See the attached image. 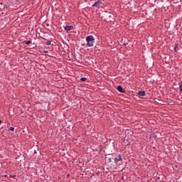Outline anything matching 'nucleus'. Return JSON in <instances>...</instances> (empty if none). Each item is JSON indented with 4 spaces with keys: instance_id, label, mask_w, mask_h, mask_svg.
I'll list each match as a JSON object with an SVG mask.
<instances>
[{
    "instance_id": "nucleus-1",
    "label": "nucleus",
    "mask_w": 182,
    "mask_h": 182,
    "mask_svg": "<svg viewBox=\"0 0 182 182\" xmlns=\"http://www.w3.org/2000/svg\"><path fill=\"white\" fill-rule=\"evenodd\" d=\"M85 41L87 42L86 47L92 48L95 43V37L93 36H88L85 38Z\"/></svg>"
},
{
    "instance_id": "nucleus-2",
    "label": "nucleus",
    "mask_w": 182,
    "mask_h": 182,
    "mask_svg": "<svg viewBox=\"0 0 182 182\" xmlns=\"http://www.w3.org/2000/svg\"><path fill=\"white\" fill-rule=\"evenodd\" d=\"M106 0H97L92 4V8H100L102 5H105Z\"/></svg>"
},
{
    "instance_id": "nucleus-3",
    "label": "nucleus",
    "mask_w": 182,
    "mask_h": 182,
    "mask_svg": "<svg viewBox=\"0 0 182 182\" xmlns=\"http://www.w3.org/2000/svg\"><path fill=\"white\" fill-rule=\"evenodd\" d=\"M112 160H114L115 164H117V163H119V161H122L123 159H122L121 154H119L118 156H117L116 155H113Z\"/></svg>"
},
{
    "instance_id": "nucleus-4",
    "label": "nucleus",
    "mask_w": 182,
    "mask_h": 182,
    "mask_svg": "<svg viewBox=\"0 0 182 182\" xmlns=\"http://www.w3.org/2000/svg\"><path fill=\"white\" fill-rule=\"evenodd\" d=\"M118 92H119V93H126V90L124 89H123V87L122 86H117V87Z\"/></svg>"
},
{
    "instance_id": "nucleus-5",
    "label": "nucleus",
    "mask_w": 182,
    "mask_h": 182,
    "mask_svg": "<svg viewBox=\"0 0 182 182\" xmlns=\"http://www.w3.org/2000/svg\"><path fill=\"white\" fill-rule=\"evenodd\" d=\"M73 29V26H66L65 27V31H67V32H69V31H72Z\"/></svg>"
},
{
    "instance_id": "nucleus-6",
    "label": "nucleus",
    "mask_w": 182,
    "mask_h": 182,
    "mask_svg": "<svg viewBox=\"0 0 182 182\" xmlns=\"http://www.w3.org/2000/svg\"><path fill=\"white\" fill-rule=\"evenodd\" d=\"M137 95L139 96H141V97L146 96V92H144V91H139Z\"/></svg>"
},
{
    "instance_id": "nucleus-7",
    "label": "nucleus",
    "mask_w": 182,
    "mask_h": 182,
    "mask_svg": "<svg viewBox=\"0 0 182 182\" xmlns=\"http://www.w3.org/2000/svg\"><path fill=\"white\" fill-rule=\"evenodd\" d=\"M113 159V154H111V156L108 158L109 163H112Z\"/></svg>"
},
{
    "instance_id": "nucleus-8",
    "label": "nucleus",
    "mask_w": 182,
    "mask_h": 182,
    "mask_svg": "<svg viewBox=\"0 0 182 182\" xmlns=\"http://www.w3.org/2000/svg\"><path fill=\"white\" fill-rule=\"evenodd\" d=\"M178 50V44H175L174 52H177Z\"/></svg>"
},
{
    "instance_id": "nucleus-9",
    "label": "nucleus",
    "mask_w": 182,
    "mask_h": 182,
    "mask_svg": "<svg viewBox=\"0 0 182 182\" xmlns=\"http://www.w3.org/2000/svg\"><path fill=\"white\" fill-rule=\"evenodd\" d=\"M23 43H26V45H31V43H32V41H25L23 42Z\"/></svg>"
},
{
    "instance_id": "nucleus-10",
    "label": "nucleus",
    "mask_w": 182,
    "mask_h": 182,
    "mask_svg": "<svg viewBox=\"0 0 182 182\" xmlns=\"http://www.w3.org/2000/svg\"><path fill=\"white\" fill-rule=\"evenodd\" d=\"M86 80H87V78H86V77H81L80 78L81 82H86Z\"/></svg>"
},
{
    "instance_id": "nucleus-11",
    "label": "nucleus",
    "mask_w": 182,
    "mask_h": 182,
    "mask_svg": "<svg viewBox=\"0 0 182 182\" xmlns=\"http://www.w3.org/2000/svg\"><path fill=\"white\" fill-rule=\"evenodd\" d=\"M179 90H180V92H182V81L181 82V84L179 85Z\"/></svg>"
},
{
    "instance_id": "nucleus-12",
    "label": "nucleus",
    "mask_w": 182,
    "mask_h": 182,
    "mask_svg": "<svg viewBox=\"0 0 182 182\" xmlns=\"http://www.w3.org/2000/svg\"><path fill=\"white\" fill-rule=\"evenodd\" d=\"M9 130H10L11 132H14V131L15 130V127H11L9 128Z\"/></svg>"
},
{
    "instance_id": "nucleus-13",
    "label": "nucleus",
    "mask_w": 182,
    "mask_h": 182,
    "mask_svg": "<svg viewBox=\"0 0 182 182\" xmlns=\"http://www.w3.org/2000/svg\"><path fill=\"white\" fill-rule=\"evenodd\" d=\"M51 43H52V42H50V41H47V42H46V45H47L48 46H50V45H51Z\"/></svg>"
},
{
    "instance_id": "nucleus-14",
    "label": "nucleus",
    "mask_w": 182,
    "mask_h": 182,
    "mask_svg": "<svg viewBox=\"0 0 182 182\" xmlns=\"http://www.w3.org/2000/svg\"><path fill=\"white\" fill-rule=\"evenodd\" d=\"M0 124H2V120H0Z\"/></svg>"
},
{
    "instance_id": "nucleus-15",
    "label": "nucleus",
    "mask_w": 182,
    "mask_h": 182,
    "mask_svg": "<svg viewBox=\"0 0 182 182\" xmlns=\"http://www.w3.org/2000/svg\"><path fill=\"white\" fill-rule=\"evenodd\" d=\"M4 177H8V176H7V175H5Z\"/></svg>"
},
{
    "instance_id": "nucleus-16",
    "label": "nucleus",
    "mask_w": 182,
    "mask_h": 182,
    "mask_svg": "<svg viewBox=\"0 0 182 182\" xmlns=\"http://www.w3.org/2000/svg\"><path fill=\"white\" fill-rule=\"evenodd\" d=\"M10 177H12V175H10Z\"/></svg>"
}]
</instances>
